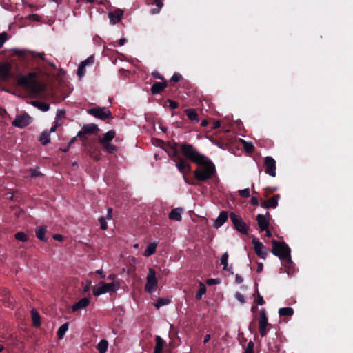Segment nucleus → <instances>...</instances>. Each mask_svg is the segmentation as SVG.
<instances>
[{"instance_id": "nucleus-1", "label": "nucleus", "mask_w": 353, "mask_h": 353, "mask_svg": "<svg viewBox=\"0 0 353 353\" xmlns=\"http://www.w3.org/2000/svg\"><path fill=\"white\" fill-rule=\"evenodd\" d=\"M17 84L35 97L41 94L46 90L45 85L38 80L37 72H29L26 75L21 76L19 78Z\"/></svg>"}, {"instance_id": "nucleus-2", "label": "nucleus", "mask_w": 353, "mask_h": 353, "mask_svg": "<svg viewBox=\"0 0 353 353\" xmlns=\"http://www.w3.org/2000/svg\"><path fill=\"white\" fill-rule=\"evenodd\" d=\"M198 168L193 172L194 177L200 183L212 179L216 174V170L213 162L207 157L196 163Z\"/></svg>"}, {"instance_id": "nucleus-3", "label": "nucleus", "mask_w": 353, "mask_h": 353, "mask_svg": "<svg viewBox=\"0 0 353 353\" xmlns=\"http://www.w3.org/2000/svg\"><path fill=\"white\" fill-rule=\"evenodd\" d=\"M180 152L184 158L194 163H201V161L205 157L193 145L186 142L181 143Z\"/></svg>"}, {"instance_id": "nucleus-4", "label": "nucleus", "mask_w": 353, "mask_h": 353, "mask_svg": "<svg viewBox=\"0 0 353 353\" xmlns=\"http://www.w3.org/2000/svg\"><path fill=\"white\" fill-rule=\"evenodd\" d=\"M272 253L278 256L281 260L288 263H292L290 248L285 242H279L276 240L272 241Z\"/></svg>"}, {"instance_id": "nucleus-5", "label": "nucleus", "mask_w": 353, "mask_h": 353, "mask_svg": "<svg viewBox=\"0 0 353 353\" xmlns=\"http://www.w3.org/2000/svg\"><path fill=\"white\" fill-rule=\"evenodd\" d=\"M14 54L17 56L19 59H21L23 61H29L32 59H36L37 58H39L42 61L49 63L52 67L55 68V65L54 63H50L49 61H48L45 57V54L43 52L42 53H37L35 52H32L27 50H19V49H14Z\"/></svg>"}, {"instance_id": "nucleus-6", "label": "nucleus", "mask_w": 353, "mask_h": 353, "mask_svg": "<svg viewBox=\"0 0 353 353\" xmlns=\"http://www.w3.org/2000/svg\"><path fill=\"white\" fill-rule=\"evenodd\" d=\"M119 283L117 281L112 282L110 283H106L101 281L99 283L98 286L93 287V294L96 296H99L107 292H115L119 290Z\"/></svg>"}, {"instance_id": "nucleus-7", "label": "nucleus", "mask_w": 353, "mask_h": 353, "mask_svg": "<svg viewBox=\"0 0 353 353\" xmlns=\"http://www.w3.org/2000/svg\"><path fill=\"white\" fill-rule=\"evenodd\" d=\"M176 158V167L178 170L183 174V179L185 182L189 185H195L196 183L194 181L193 179H188L186 176V172H190L192 170V167L190 164L187 162L181 156L175 157Z\"/></svg>"}, {"instance_id": "nucleus-8", "label": "nucleus", "mask_w": 353, "mask_h": 353, "mask_svg": "<svg viewBox=\"0 0 353 353\" xmlns=\"http://www.w3.org/2000/svg\"><path fill=\"white\" fill-rule=\"evenodd\" d=\"M230 218L235 230L242 234H248L250 228L239 215L232 212L230 214Z\"/></svg>"}, {"instance_id": "nucleus-9", "label": "nucleus", "mask_w": 353, "mask_h": 353, "mask_svg": "<svg viewBox=\"0 0 353 353\" xmlns=\"http://www.w3.org/2000/svg\"><path fill=\"white\" fill-rule=\"evenodd\" d=\"M88 113L96 118L105 121L107 119H112V114L108 108L97 107L90 108L88 110Z\"/></svg>"}, {"instance_id": "nucleus-10", "label": "nucleus", "mask_w": 353, "mask_h": 353, "mask_svg": "<svg viewBox=\"0 0 353 353\" xmlns=\"http://www.w3.org/2000/svg\"><path fill=\"white\" fill-rule=\"evenodd\" d=\"M146 280L145 291L148 293H152L155 290L158 284V280L156 277V272L154 269L149 268Z\"/></svg>"}, {"instance_id": "nucleus-11", "label": "nucleus", "mask_w": 353, "mask_h": 353, "mask_svg": "<svg viewBox=\"0 0 353 353\" xmlns=\"http://www.w3.org/2000/svg\"><path fill=\"white\" fill-rule=\"evenodd\" d=\"M265 172L272 176H276V161L272 157H266L264 159Z\"/></svg>"}, {"instance_id": "nucleus-12", "label": "nucleus", "mask_w": 353, "mask_h": 353, "mask_svg": "<svg viewBox=\"0 0 353 353\" xmlns=\"http://www.w3.org/2000/svg\"><path fill=\"white\" fill-rule=\"evenodd\" d=\"M31 117L26 113L17 116L15 119L12 121V125L19 128H23L28 125L30 123Z\"/></svg>"}, {"instance_id": "nucleus-13", "label": "nucleus", "mask_w": 353, "mask_h": 353, "mask_svg": "<svg viewBox=\"0 0 353 353\" xmlns=\"http://www.w3.org/2000/svg\"><path fill=\"white\" fill-rule=\"evenodd\" d=\"M252 242L254 245V252L259 257L265 259L267 256L268 252L263 244L261 243L259 240L254 236L253 237Z\"/></svg>"}, {"instance_id": "nucleus-14", "label": "nucleus", "mask_w": 353, "mask_h": 353, "mask_svg": "<svg viewBox=\"0 0 353 353\" xmlns=\"http://www.w3.org/2000/svg\"><path fill=\"white\" fill-rule=\"evenodd\" d=\"M99 128L96 124H87L84 125L81 130L78 132L77 137L80 139H85L86 134H92L97 133Z\"/></svg>"}, {"instance_id": "nucleus-15", "label": "nucleus", "mask_w": 353, "mask_h": 353, "mask_svg": "<svg viewBox=\"0 0 353 353\" xmlns=\"http://www.w3.org/2000/svg\"><path fill=\"white\" fill-rule=\"evenodd\" d=\"M280 198V194H274L270 199L261 202V206L265 209L276 208L278 206V201Z\"/></svg>"}, {"instance_id": "nucleus-16", "label": "nucleus", "mask_w": 353, "mask_h": 353, "mask_svg": "<svg viewBox=\"0 0 353 353\" xmlns=\"http://www.w3.org/2000/svg\"><path fill=\"white\" fill-rule=\"evenodd\" d=\"M168 87L167 81L162 82H154L151 87V94L153 95L160 94L164 89Z\"/></svg>"}, {"instance_id": "nucleus-17", "label": "nucleus", "mask_w": 353, "mask_h": 353, "mask_svg": "<svg viewBox=\"0 0 353 353\" xmlns=\"http://www.w3.org/2000/svg\"><path fill=\"white\" fill-rule=\"evenodd\" d=\"M123 14V12L121 9H116L113 12H110L108 14L110 21L112 23L116 24L119 23Z\"/></svg>"}, {"instance_id": "nucleus-18", "label": "nucleus", "mask_w": 353, "mask_h": 353, "mask_svg": "<svg viewBox=\"0 0 353 353\" xmlns=\"http://www.w3.org/2000/svg\"><path fill=\"white\" fill-rule=\"evenodd\" d=\"M256 221L261 232H263L268 229L270 223L264 215L258 214L256 216Z\"/></svg>"}, {"instance_id": "nucleus-19", "label": "nucleus", "mask_w": 353, "mask_h": 353, "mask_svg": "<svg viewBox=\"0 0 353 353\" xmlns=\"http://www.w3.org/2000/svg\"><path fill=\"white\" fill-rule=\"evenodd\" d=\"M90 299L87 297L82 298L78 302L72 306V312H76L79 310L86 307L90 304Z\"/></svg>"}, {"instance_id": "nucleus-20", "label": "nucleus", "mask_w": 353, "mask_h": 353, "mask_svg": "<svg viewBox=\"0 0 353 353\" xmlns=\"http://www.w3.org/2000/svg\"><path fill=\"white\" fill-rule=\"evenodd\" d=\"M228 214L226 211H221L217 217V219L214 221L213 226L215 228H219L222 226L224 223L228 220Z\"/></svg>"}, {"instance_id": "nucleus-21", "label": "nucleus", "mask_w": 353, "mask_h": 353, "mask_svg": "<svg viewBox=\"0 0 353 353\" xmlns=\"http://www.w3.org/2000/svg\"><path fill=\"white\" fill-rule=\"evenodd\" d=\"M10 76V65L8 63L0 64V77L2 80H7Z\"/></svg>"}, {"instance_id": "nucleus-22", "label": "nucleus", "mask_w": 353, "mask_h": 353, "mask_svg": "<svg viewBox=\"0 0 353 353\" xmlns=\"http://www.w3.org/2000/svg\"><path fill=\"white\" fill-rule=\"evenodd\" d=\"M47 232V227L42 225L37 227L35 229V234L37 238L42 241H46V233Z\"/></svg>"}, {"instance_id": "nucleus-23", "label": "nucleus", "mask_w": 353, "mask_h": 353, "mask_svg": "<svg viewBox=\"0 0 353 353\" xmlns=\"http://www.w3.org/2000/svg\"><path fill=\"white\" fill-rule=\"evenodd\" d=\"M184 112L190 121L195 123L199 121V115L194 109H185Z\"/></svg>"}, {"instance_id": "nucleus-24", "label": "nucleus", "mask_w": 353, "mask_h": 353, "mask_svg": "<svg viewBox=\"0 0 353 353\" xmlns=\"http://www.w3.org/2000/svg\"><path fill=\"white\" fill-rule=\"evenodd\" d=\"M115 137V132L112 130H109L106 133L104 134L103 137L100 139V144H105L110 143Z\"/></svg>"}, {"instance_id": "nucleus-25", "label": "nucleus", "mask_w": 353, "mask_h": 353, "mask_svg": "<svg viewBox=\"0 0 353 353\" xmlns=\"http://www.w3.org/2000/svg\"><path fill=\"white\" fill-rule=\"evenodd\" d=\"M39 141L43 145H46L47 144L50 143V132L48 130H44L41 132L39 136Z\"/></svg>"}, {"instance_id": "nucleus-26", "label": "nucleus", "mask_w": 353, "mask_h": 353, "mask_svg": "<svg viewBox=\"0 0 353 353\" xmlns=\"http://www.w3.org/2000/svg\"><path fill=\"white\" fill-rule=\"evenodd\" d=\"M259 326L267 327L268 325V319L266 316V312L264 308L261 309L259 312Z\"/></svg>"}, {"instance_id": "nucleus-27", "label": "nucleus", "mask_w": 353, "mask_h": 353, "mask_svg": "<svg viewBox=\"0 0 353 353\" xmlns=\"http://www.w3.org/2000/svg\"><path fill=\"white\" fill-rule=\"evenodd\" d=\"M157 246V243L155 242L148 243L146 247V249L144 252L143 255L145 256L148 257V256L154 254L156 252Z\"/></svg>"}, {"instance_id": "nucleus-28", "label": "nucleus", "mask_w": 353, "mask_h": 353, "mask_svg": "<svg viewBox=\"0 0 353 353\" xmlns=\"http://www.w3.org/2000/svg\"><path fill=\"white\" fill-rule=\"evenodd\" d=\"M181 208H175L171 210L169 214V218L171 220L181 221Z\"/></svg>"}, {"instance_id": "nucleus-29", "label": "nucleus", "mask_w": 353, "mask_h": 353, "mask_svg": "<svg viewBox=\"0 0 353 353\" xmlns=\"http://www.w3.org/2000/svg\"><path fill=\"white\" fill-rule=\"evenodd\" d=\"M279 314L280 316L290 317L294 314V310L292 307H281L279 310Z\"/></svg>"}, {"instance_id": "nucleus-30", "label": "nucleus", "mask_w": 353, "mask_h": 353, "mask_svg": "<svg viewBox=\"0 0 353 353\" xmlns=\"http://www.w3.org/2000/svg\"><path fill=\"white\" fill-rule=\"evenodd\" d=\"M68 327H69L68 322L63 323L59 327L58 331L57 332L58 339H61L63 338L65 334L66 333V332L68 330Z\"/></svg>"}, {"instance_id": "nucleus-31", "label": "nucleus", "mask_w": 353, "mask_h": 353, "mask_svg": "<svg viewBox=\"0 0 353 353\" xmlns=\"http://www.w3.org/2000/svg\"><path fill=\"white\" fill-rule=\"evenodd\" d=\"M31 316L33 325L35 327H39L41 325V318L39 313L34 310H32L31 311Z\"/></svg>"}, {"instance_id": "nucleus-32", "label": "nucleus", "mask_w": 353, "mask_h": 353, "mask_svg": "<svg viewBox=\"0 0 353 353\" xmlns=\"http://www.w3.org/2000/svg\"><path fill=\"white\" fill-rule=\"evenodd\" d=\"M155 341L156 345L154 350L163 352V347L165 345V341L159 336H156Z\"/></svg>"}, {"instance_id": "nucleus-33", "label": "nucleus", "mask_w": 353, "mask_h": 353, "mask_svg": "<svg viewBox=\"0 0 353 353\" xmlns=\"http://www.w3.org/2000/svg\"><path fill=\"white\" fill-rule=\"evenodd\" d=\"M180 145L179 143H173L171 145H170V149L172 150V154H170V156L173 158V157H179V150H180Z\"/></svg>"}, {"instance_id": "nucleus-34", "label": "nucleus", "mask_w": 353, "mask_h": 353, "mask_svg": "<svg viewBox=\"0 0 353 353\" xmlns=\"http://www.w3.org/2000/svg\"><path fill=\"white\" fill-rule=\"evenodd\" d=\"M108 343L105 339H102L97 344V348L99 353H105L107 351Z\"/></svg>"}, {"instance_id": "nucleus-35", "label": "nucleus", "mask_w": 353, "mask_h": 353, "mask_svg": "<svg viewBox=\"0 0 353 353\" xmlns=\"http://www.w3.org/2000/svg\"><path fill=\"white\" fill-rule=\"evenodd\" d=\"M152 4H155L157 8H152L150 11V12L152 14H158L161 9V8L163 6V3L161 0H152Z\"/></svg>"}, {"instance_id": "nucleus-36", "label": "nucleus", "mask_w": 353, "mask_h": 353, "mask_svg": "<svg viewBox=\"0 0 353 353\" xmlns=\"http://www.w3.org/2000/svg\"><path fill=\"white\" fill-rule=\"evenodd\" d=\"M32 104L37 107L39 110L43 112H46L50 108V105L46 103L39 102V101H33Z\"/></svg>"}, {"instance_id": "nucleus-37", "label": "nucleus", "mask_w": 353, "mask_h": 353, "mask_svg": "<svg viewBox=\"0 0 353 353\" xmlns=\"http://www.w3.org/2000/svg\"><path fill=\"white\" fill-rule=\"evenodd\" d=\"M206 292V287L205 285L200 282L199 283V289L196 294L195 298L196 300H200L203 294Z\"/></svg>"}, {"instance_id": "nucleus-38", "label": "nucleus", "mask_w": 353, "mask_h": 353, "mask_svg": "<svg viewBox=\"0 0 353 353\" xmlns=\"http://www.w3.org/2000/svg\"><path fill=\"white\" fill-rule=\"evenodd\" d=\"M14 238L21 242H26L28 241L29 237L28 234H26L23 232H18L14 234Z\"/></svg>"}, {"instance_id": "nucleus-39", "label": "nucleus", "mask_w": 353, "mask_h": 353, "mask_svg": "<svg viewBox=\"0 0 353 353\" xmlns=\"http://www.w3.org/2000/svg\"><path fill=\"white\" fill-rule=\"evenodd\" d=\"M242 143H243V148L246 152L252 153L254 150V147L251 142H247L243 139H241Z\"/></svg>"}, {"instance_id": "nucleus-40", "label": "nucleus", "mask_w": 353, "mask_h": 353, "mask_svg": "<svg viewBox=\"0 0 353 353\" xmlns=\"http://www.w3.org/2000/svg\"><path fill=\"white\" fill-rule=\"evenodd\" d=\"M170 302V300L168 298H159L154 305L157 308H159L163 305L169 304Z\"/></svg>"}, {"instance_id": "nucleus-41", "label": "nucleus", "mask_w": 353, "mask_h": 353, "mask_svg": "<svg viewBox=\"0 0 353 353\" xmlns=\"http://www.w3.org/2000/svg\"><path fill=\"white\" fill-rule=\"evenodd\" d=\"M102 145L108 153L113 154L117 151V148L115 145L110 144V143L103 144Z\"/></svg>"}, {"instance_id": "nucleus-42", "label": "nucleus", "mask_w": 353, "mask_h": 353, "mask_svg": "<svg viewBox=\"0 0 353 353\" xmlns=\"http://www.w3.org/2000/svg\"><path fill=\"white\" fill-rule=\"evenodd\" d=\"M229 255L228 252H225L221 257V264L223 265V270H228V261Z\"/></svg>"}, {"instance_id": "nucleus-43", "label": "nucleus", "mask_w": 353, "mask_h": 353, "mask_svg": "<svg viewBox=\"0 0 353 353\" xmlns=\"http://www.w3.org/2000/svg\"><path fill=\"white\" fill-rule=\"evenodd\" d=\"M256 295V298L255 299V303L259 305H263L265 304V301L263 300V296L260 294L259 290L256 289L255 291V294Z\"/></svg>"}, {"instance_id": "nucleus-44", "label": "nucleus", "mask_w": 353, "mask_h": 353, "mask_svg": "<svg viewBox=\"0 0 353 353\" xmlns=\"http://www.w3.org/2000/svg\"><path fill=\"white\" fill-rule=\"evenodd\" d=\"M278 190L277 187H266L265 188L264 197L268 198L271 194L276 192Z\"/></svg>"}, {"instance_id": "nucleus-45", "label": "nucleus", "mask_w": 353, "mask_h": 353, "mask_svg": "<svg viewBox=\"0 0 353 353\" xmlns=\"http://www.w3.org/2000/svg\"><path fill=\"white\" fill-rule=\"evenodd\" d=\"M94 62V57L93 55L90 56L88 57L85 60L81 62V64L83 65L84 66H87L89 65H92Z\"/></svg>"}, {"instance_id": "nucleus-46", "label": "nucleus", "mask_w": 353, "mask_h": 353, "mask_svg": "<svg viewBox=\"0 0 353 353\" xmlns=\"http://www.w3.org/2000/svg\"><path fill=\"white\" fill-rule=\"evenodd\" d=\"M254 342L250 341L243 353H254Z\"/></svg>"}, {"instance_id": "nucleus-47", "label": "nucleus", "mask_w": 353, "mask_h": 353, "mask_svg": "<svg viewBox=\"0 0 353 353\" xmlns=\"http://www.w3.org/2000/svg\"><path fill=\"white\" fill-rule=\"evenodd\" d=\"M85 74V66L81 64L79 65L78 70H77V74L79 77L81 79L82 78Z\"/></svg>"}, {"instance_id": "nucleus-48", "label": "nucleus", "mask_w": 353, "mask_h": 353, "mask_svg": "<svg viewBox=\"0 0 353 353\" xmlns=\"http://www.w3.org/2000/svg\"><path fill=\"white\" fill-rule=\"evenodd\" d=\"M8 35L7 32H3L2 33H0V48L3 46V43L8 39Z\"/></svg>"}, {"instance_id": "nucleus-49", "label": "nucleus", "mask_w": 353, "mask_h": 353, "mask_svg": "<svg viewBox=\"0 0 353 353\" xmlns=\"http://www.w3.org/2000/svg\"><path fill=\"white\" fill-rule=\"evenodd\" d=\"M239 194L242 197L248 198V197H250V190H249V188L240 190H239Z\"/></svg>"}, {"instance_id": "nucleus-50", "label": "nucleus", "mask_w": 353, "mask_h": 353, "mask_svg": "<svg viewBox=\"0 0 353 353\" xmlns=\"http://www.w3.org/2000/svg\"><path fill=\"white\" fill-rule=\"evenodd\" d=\"M181 79H182V75L178 72H175L172 75V77L170 79V81L176 83V82H179Z\"/></svg>"}, {"instance_id": "nucleus-51", "label": "nucleus", "mask_w": 353, "mask_h": 353, "mask_svg": "<svg viewBox=\"0 0 353 353\" xmlns=\"http://www.w3.org/2000/svg\"><path fill=\"white\" fill-rule=\"evenodd\" d=\"M99 221L100 223L101 229L103 230H105L108 228L105 219L104 217L101 216L99 218Z\"/></svg>"}, {"instance_id": "nucleus-52", "label": "nucleus", "mask_w": 353, "mask_h": 353, "mask_svg": "<svg viewBox=\"0 0 353 353\" xmlns=\"http://www.w3.org/2000/svg\"><path fill=\"white\" fill-rule=\"evenodd\" d=\"M152 76L157 79L161 80L162 81H166L163 76H162L159 72L154 71L152 73Z\"/></svg>"}, {"instance_id": "nucleus-53", "label": "nucleus", "mask_w": 353, "mask_h": 353, "mask_svg": "<svg viewBox=\"0 0 353 353\" xmlns=\"http://www.w3.org/2000/svg\"><path fill=\"white\" fill-rule=\"evenodd\" d=\"M235 298L239 301L241 302V303H245V297L244 296L240 293L239 292H236V294H235Z\"/></svg>"}, {"instance_id": "nucleus-54", "label": "nucleus", "mask_w": 353, "mask_h": 353, "mask_svg": "<svg viewBox=\"0 0 353 353\" xmlns=\"http://www.w3.org/2000/svg\"><path fill=\"white\" fill-rule=\"evenodd\" d=\"M168 101L169 102L170 108L172 110L176 109L179 107V103L176 101H174L171 99H168Z\"/></svg>"}, {"instance_id": "nucleus-55", "label": "nucleus", "mask_w": 353, "mask_h": 353, "mask_svg": "<svg viewBox=\"0 0 353 353\" xmlns=\"http://www.w3.org/2000/svg\"><path fill=\"white\" fill-rule=\"evenodd\" d=\"M267 327L265 326H259V331L262 337H264L267 335Z\"/></svg>"}, {"instance_id": "nucleus-56", "label": "nucleus", "mask_w": 353, "mask_h": 353, "mask_svg": "<svg viewBox=\"0 0 353 353\" xmlns=\"http://www.w3.org/2000/svg\"><path fill=\"white\" fill-rule=\"evenodd\" d=\"M206 283L208 285H216L219 283V281L215 279H208L206 280Z\"/></svg>"}, {"instance_id": "nucleus-57", "label": "nucleus", "mask_w": 353, "mask_h": 353, "mask_svg": "<svg viewBox=\"0 0 353 353\" xmlns=\"http://www.w3.org/2000/svg\"><path fill=\"white\" fill-rule=\"evenodd\" d=\"M30 172V176L32 178H36L41 175V173L39 171L34 169H31Z\"/></svg>"}, {"instance_id": "nucleus-58", "label": "nucleus", "mask_w": 353, "mask_h": 353, "mask_svg": "<svg viewBox=\"0 0 353 353\" xmlns=\"http://www.w3.org/2000/svg\"><path fill=\"white\" fill-rule=\"evenodd\" d=\"M40 16L36 14H32L28 16V19L36 21H40Z\"/></svg>"}, {"instance_id": "nucleus-59", "label": "nucleus", "mask_w": 353, "mask_h": 353, "mask_svg": "<svg viewBox=\"0 0 353 353\" xmlns=\"http://www.w3.org/2000/svg\"><path fill=\"white\" fill-rule=\"evenodd\" d=\"M250 202L251 204L254 206H257L259 205V200L255 196L252 197Z\"/></svg>"}, {"instance_id": "nucleus-60", "label": "nucleus", "mask_w": 353, "mask_h": 353, "mask_svg": "<svg viewBox=\"0 0 353 353\" xmlns=\"http://www.w3.org/2000/svg\"><path fill=\"white\" fill-rule=\"evenodd\" d=\"M53 239L54 240H56V241H63V236L61 234H54L53 236Z\"/></svg>"}, {"instance_id": "nucleus-61", "label": "nucleus", "mask_w": 353, "mask_h": 353, "mask_svg": "<svg viewBox=\"0 0 353 353\" xmlns=\"http://www.w3.org/2000/svg\"><path fill=\"white\" fill-rule=\"evenodd\" d=\"M235 281L236 283L240 284L243 281V279L241 275L236 274L235 276Z\"/></svg>"}, {"instance_id": "nucleus-62", "label": "nucleus", "mask_w": 353, "mask_h": 353, "mask_svg": "<svg viewBox=\"0 0 353 353\" xmlns=\"http://www.w3.org/2000/svg\"><path fill=\"white\" fill-rule=\"evenodd\" d=\"M221 127V122L220 121H214L213 123V126H212V128L213 129H218Z\"/></svg>"}, {"instance_id": "nucleus-63", "label": "nucleus", "mask_w": 353, "mask_h": 353, "mask_svg": "<svg viewBox=\"0 0 353 353\" xmlns=\"http://www.w3.org/2000/svg\"><path fill=\"white\" fill-rule=\"evenodd\" d=\"M263 269V265L262 263H257L256 272L260 273Z\"/></svg>"}, {"instance_id": "nucleus-64", "label": "nucleus", "mask_w": 353, "mask_h": 353, "mask_svg": "<svg viewBox=\"0 0 353 353\" xmlns=\"http://www.w3.org/2000/svg\"><path fill=\"white\" fill-rule=\"evenodd\" d=\"M126 42H127V39L125 38H121L118 41V44H119V46H121L124 45Z\"/></svg>"}]
</instances>
